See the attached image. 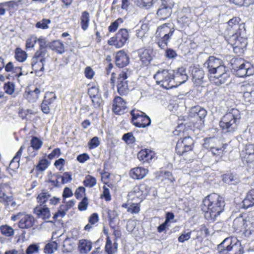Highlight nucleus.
I'll return each instance as SVG.
<instances>
[{"instance_id":"nucleus-2","label":"nucleus","mask_w":254,"mask_h":254,"mask_svg":"<svg viewBox=\"0 0 254 254\" xmlns=\"http://www.w3.org/2000/svg\"><path fill=\"white\" fill-rule=\"evenodd\" d=\"M156 83L165 89L176 87L188 79L186 69L183 67L175 70L171 69H159L154 75Z\"/></svg>"},{"instance_id":"nucleus-35","label":"nucleus","mask_w":254,"mask_h":254,"mask_svg":"<svg viewBox=\"0 0 254 254\" xmlns=\"http://www.w3.org/2000/svg\"><path fill=\"white\" fill-rule=\"evenodd\" d=\"M245 224L244 234L246 236L249 237L254 233V216L252 217L250 220L246 221Z\"/></svg>"},{"instance_id":"nucleus-57","label":"nucleus","mask_w":254,"mask_h":254,"mask_svg":"<svg viewBox=\"0 0 254 254\" xmlns=\"http://www.w3.org/2000/svg\"><path fill=\"white\" fill-rule=\"evenodd\" d=\"M253 2L254 0H233V2L239 6H249Z\"/></svg>"},{"instance_id":"nucleus-15","label":"nucleus","mask_w":254,"mask_h":254,"mask_svg":"<svg viewBox=\"0 0 254 254\" xmlns=\"http://www.w3.org/2000/svg\"><path fill=\"white\" fill-rule=\"evenodd\" d=\"M34 213L38 218L47 220L51 217L50 209L46 205H38L33 210Z\"/></svg>"},{"instance_id":"nucleus-7","label":"nucleus","mask_w":254,"mask_h":254,"mask_svg":"<svg viewBox=\"0 0 254 254\" xmlns=\"http://www.w3.org/2000/svg\"><path fill=\"white\" fill-rule=\"evenodd\" d=\"M220 254H243L244 251L240 242L236 239L226 238L218 246Z\"/></svg>"},{"instance_id":"nucleus-50","label":"nucleus","mask_w":254,"mask_h":254,"mask_svg":"<svg viewBox=\"0 0 254 254\" xmlns=\"http://www.w3.org/2000/svg\"><path fill=\"white\" fill-rule=\"evenodd\" d=\"M39 252V246L37 244L29 245L26 250V254H38Z\"/></svg>"},{"instance_id":"nucleus-19","label":"nucleus","mask_w":254,"mask_h":254,"mask_svg":"<svg viewBox=\"0 0 254 254\" xmlns=\"http://www.w3.org/2000/svg\"><path fill=\"white\" fill-rule=\"evenodd\" d=\"M155 156L154 152L148 149H142L137 154L138 159L143 163L149 162Z\"/></svg>"},{"instance_id":"nucleus-59","label":"nucleus","mask_w":254,"mask_h":254,"mask_svg":"<svg viewBox=\"0 0 254 254\" xmlns=\"http://www.w3.org/2000/svg\"><path fill=\"white\" fill-rule=\"evenodd\" d=\"M140 211V206L138 203H132L127 208V211L131 213H138Z\"/></svg>"},{"instance_id":"nucleus-20","label":"nucleus","mask_w":254,"mask_h":254,"mask_svg":"<svg viewBox=\"0 0 254 254\" xmlns=\"http://www.w3.org/2000/svg\"><path fill=\"white\" fill-rule=\"evenodd\" d=\"M116 65L119 67L126 66L129 63V58L123 51H119L115 57Z\"/></svg>"},{"instance_id":"nucleus-34","label":"nucleus","mask_w":254,"mask_h":254,"mask_svg":"<svg viewBox=\"0 0 254 254\" xmlns=\"http://www.w3.org/2000/svg\"><path fill=\"white\" fill-rule=\"evenodd\" d=\"M49 47L52 50L59 54H63L64 52V45L59 40L52 42L50 43Z\"/></svg>"},{"instance_id":"nucleus-62","label":"nucleus","mask_w":254,"mask_h":254,"mask_svg":"<svg viewBox=\"0 0 254 254\" xmlns=\"http://www.w3.org/2000/svg\"><path fill=\"white\" fill-rule=\"evenodd\" d=\"M85 189L83 187H78L75 190L74 195L76 198L80 199L85 195Z\"/></svg>"},{"instance_id":"nucleus-26","label":"nucleus","mask_w":254,"mask_h":254,"mask_svg":"<svg viewBox=\"0 0 254 254\" xmlns=\"http://www.w3.org/2000/svg\"><path fill=\"white\" fill-rule=\"evenodd\" d=\"M243 157L247 162L254 161V144H249L246 146Z\"/></svg>"},{"instance_id":"nucleus-53","label":"nucleus","mask_w":254,"mask_h":254,"mask_svg":"<svg viewBox=\"0 0 254 254\" xmlns=\"http://www.w3.org/2000/svg\"><path fill=\"white\" fill-rule=\"evenodd\" d=\"M214 139L212 138H207L203 143V147L210 151L214 147Z\"/></svg>"},{"instance_id":"nucleus-14","label":"nucleus","mask_w":254,"mask_h":254,"mask_svg":"<svg viewBox=\"0 0 254 254\" xmlns=\"http://www.w3.org/2000/svg\"><path fill=\"white\" fill-rule=\"evenodd\" d=\"M130 75L128 70H123L120 73L117 81V91L120 95H126L129 92L127 79Z\"/></svg>"},{"instance_id":"nucleus-17","label":"nucleus","mask_w":254,"mask_h":254,"mask_svg":"<svg viewBox=\"0 0 254 254\" xmlns=\"http://www.w3.org/2000/svg\"><path fill=\"white\" fill-rule=\"evenodd\" d=\"M30 144L27 151L30 157H34L36 155L37 151L41 147L43 142L39 138L34 136L30 141Z\"/></svg>"},{"instance_id":"nucleus-48","label":"nucleus","mask_w":254,"mask_h":254,"mask_svg":"<svg viewBox=\"0 0 254 254\" xmlns=\"http://www.w3.org/2000/svg\"><path fill=\"white\" fill-rule=\"evenodd\" d=\"M51 23V20L49 19H43L37 22L36 24V27L37 28L46 29L49 28L48 24Z\"/></svg>"},{"instance_id":"nucleus-6","label":"nucleus","mask_w":254,"mask_h":254,"mask_svg":"<svg viewBox=\"0 0 254 254\" xmlns=\"http://www.w3.org/2000/svg\"><path fill=\"white\" fill-rule=\"evenodd\" d=\"M174 31L173 26L170 23H165L157 28L155 37L157 38V43L161 49H163L167 47Z\"/></svg>"},{"instance_id":"nucleus-51","label":"nucleus","mask_w":254,"mask_h":254,"mask_svg":"<svg viewBox=\"0 0 254 254\" xmlns=\"http://www.w3.org/2000/svg\"><path fill=\"white\" fill-rule=\"evenodd\" d=\"M58 179H61L63 184H66L72 180L71 175L68 172H65L62 176H58Z\"/></svg>"},{"instance_id":"nucleus-24","label":"nucleus","mask_w":254,"mask_h":254,"mask_svg":"<svg viewBox=\"0 0 254 254\" xmlns=\"http://www.w3.org/2000/svg\"><path fill=\"white\" fill-rule=\"evenodd\" d=\"M40 93V90L38 88H36L33 90H31L29 88H26L24 96L29 102H34L39 98Z\"/></svg>"},{"instance_id":"nucleus-21","label":"nucleus","mask_w":254,"mask_h":254,"mask_svg":"<svg viewBox=\"0 0 254 254\" xmlns=\"http://www.w3.org/2000/svg\"><path fill=\"white\" fill-rule=\"evenodd\" d=\"M207 115V111L200 106L192 107L190 111L189 116L191 118H198L200 121L203 120Z\"/></svg>"},{"instance_id":"nucleus-37","label":"nucleus","mask_w":254,"mask_h":254,"mask_svg":"<svg viewBox=\"0 0 254 254\" xmlns=\"http://www.w3.org/2000/svg\"><path fill=\"white\" fill-rule=\"evenodd\" d=\"M27 58V53L19 48H17L15 51V58L20 62H24Z\"/></svg>"},{"instance_id":"nucleus-25","label":"nucleus","mask_w":254,"mask_h":254,"mask_svg":"<svg viewBox=\"0 0 254 254\" xmlns=\"http://www.w3.org/2000/svg\"><path fill=\"white\" fill-rule=\"evenodd\" d=\"M144 188V185L135 186L129 194L133 198L137 197L142 199L146 194V192L143 190Z\"/></svg>"},{"instance_id":"nucleus-55","label":"nucleus","mask_w":254,"mask_h":254,"mask_svg":"<svg viewBox=\"0 0 254 254\" xmlns=\"http://www.w3.org/2000/svg\"><path fill=\"white\" fill-rule=\"evenodd\" d=\"M37 42L39 45V48L38 50H43V51H47V41L45 38L41 37L37 39Z\"/></svg>"},{"instance_id":"nucleus-10","label":"nucleus","mask_w":254,"mask_h":254,"mask_svg":"<svg viewBox=\"0 0 254 254\" xmlns=\"http://www.w3.org/2000/svg\"><path fill=\"white\" fill-rule=\"evenodd\" d=\"M48 57L47 51L38 50L31 60V64L33 69L36 71L39 69L43 71L46 60Z\"/></svg>"},{"instance_id":"nucleus-18","label":"nucleus","mask_w":254,"mask_h":254,"mask_svg":"<svg viewBox=\"0 0 254 254\" xmlns=\"http://www.w3.org/2000/svg\"><path fill=\"white\" fill-rule=\"evenodd\" d=\"M35 221L34 218L31 215L23 213L18 223L20 229H28L33 226Z\"/></svg>"},{"instance_id":"nucleus-49","label":"nucleus","mask_w":254,"mask_h":254,"mask_svg":"<svg viewBox=\"0 0 254 254\" xmlns=\"http://www.w3.org/2000/svg\"><path fill=\"white\" fill-rule=\"evenodd\" d=\"M191 232L190 231H184L178 238V241L180 243H184L190 238Z\"/></svg>"},{"instance_id":"nucleus-36","label":"nucleus","mask_w":254,"mask_h":254,"mask_svg":"<svg viewBox=\"0 0 254 254\" xmlns=\"http://www.w3.org/2000/svg\"><path fill=\"white\" fill-rule=\"evenodd\" d=\"M157 0H134V3L138 6L146 9L150 8Z\"/></svg>"},{"instance_id":"nucleus-4","label":"nucleus","mask_w":254,"mask_h":254,"mask_svg":"<svg viewBox=\"0 0 254 254\" xmlns=\"http://www.w3.org/2000/svg\"><path fill=\"white\" fill-rule=\"evenodd\" d=\"M202 209L206 211V217L215 219L223 211L225 206L224 198L218 194L213 193L208 195L203 201Z\"/></svg>"},{"instance_id":"nucleus-47","label":"nucleus","mask_w":254,"mask_h":254,"mask_svg":"<svg viewBox=\"0 0 254 254\" xmlns=\"http://www.w3.org/2000/svg\"><path fill=\"white\" fill-rule=\"evenodd\" d=\"M123 22V20L122 18H118L115 21L112 22L108 27V30L110 32H114L116 31L120 25Z\"/></svg>"},{"instance_id":"nucleus-64","label":"nucleus","mask_w":254,"mask_h":254,"mask_svg":"<svg viewBox=\"0 0 254 254\" xmlns=\"http://www.w3.org/2000/svg\"><path fill=\"white\" fill-rule=\"evenodd\" d=\"M67 211V210H65V209H64V207H62V205L60 206V209L58 210V211L54 214L53 218L56 219L59 217L62 218L65 216L66 212Z\"/></svg>"},{"instance_id":"nucleus-32","label":"nucleus","mask_w":254,"mask_h":254,"mask_svg":"<svg viewBox=\"0 0 254 254\" xmlns=\"http://www.w3.org/2000/svg\"><path fill=\"white\" fill-rule=\"evenodd\" d=\"M90 21V15L88 12L84 11L82 12L80 17V26L82 29L86 31L88 27Z\"/></svg>"},{"instance_id":"nucleus-16","label":"nucleus","mask_w":254,"mask_h":254,"mask_svg":"<svg viewBox=\"0 0 254 254\" xmlns=\"http://www.w3.org/2000/svg\"><path fill=\"white\" fill-rule=\"evenodd\" d=\"M127 109L126 102L121 97H116L113 101V111L117 114H123Z\"/></svg>"},{"instance_id":"nucleus-61","label":"nucleus","mask_w":254,"mask_h":254,"mask_svg":"<svg viewBox=\"0 0 254 254\" xmlns=\"http://www.w3.org/2000/svg\"><path fill=\"white\" fill-rule=\"evenodd\" d=\"M5 92L9 95L12 94L14 91V85L13 83L8 82L4 85Z\"/></svg>"},{"instance_id":"nucleus-63","label":"nucleus","mask_w":254,"mask_h":254,"mask_svg":"<svg viewBox=\"0 0 254 254\" xmlns=\"http://www.w3.org/2000/svg\"><path fill=\"white\" fill-rule=\"evenodd\" d=\"M88 205V199L87 197L84 196L82 201L78 204V209L80 211L86 210Z\"/></svg>"},{"instance_id":"nucleus-29","label":"nucleus","mask_w":254,"mask_h":254,"mask_svg":"<svg viewBox=\"0 0 254 254\" xmlns=\"http://www.w3.org/2000/svg\"><path fill=\"white\" fill-rule=\"evenodd\" d=\"M92 243L87 240L82 239L79 241L78 250L82 254L89 252L92 248Z\"/></svg>"},{"instance_id":"nucleus-58","label":"nucleus","mask_w":254,"mask_h":254,"mask_svg":"<svg viewBox=\"0 0 254 254\" xmlns=\"http://www.w3.org/2000/svg\"><path fill=\"white\" fill-rule=\"evenodd\" d=\"M103 193L101 195V198H104L106 201H110L111 199L109 189L105 186H103Z\"/></svg>"},{"instance_id":"nucleus-22","label":"nucleus","mask_w":254,"mask_h":254,"mask_svg":"<svg viewBox=\"0 0 254 254\" xmlns=\"http://www.w3.org/2000/svg\"><path fill=\"white\" fill-rule=\"evenodd\" d=\"M138 56L142 63L147 65L152 60V51L148 49H140L137 51Z\"/></svg>"},{"instance_id":"nucleus-5","label":"nucleus","mask_w":254,"mask_h":254,"mask_svg":"<svg viewBox=\"0 0 254 254\" xmlns=\"http://www.w3.org/2000/svg\"><path fill=\"white\" fill-rule=\"evenodd\" d=\"M241 118L240 112L237 109H231L222 118L220 127L224 132L233 133L237 130Z\"/></svg>"},{"instance_id":"nucleus-42","label":"nucleus","mask_w":254,"mask_h":254,"mask_svg":"<svg viewBox=\"0 0 254 254\" xmlns=\"http://www.w3.org/2000/svg\"><path fill=\"white\" fill-rule=\"evenodd\" d=\"M96 179L90 175H87L83 181L84 185L88 188H93L96 184Z\"/></svg>"},{"instance_id":"nucleus-41","label":"nucleus","mask_w":254,"mask_h":254,"mask_svg":"<svg viewBox=\"0 0 254 254\" xmlns=\"http://www.w3.org/2000/svg\"><path fill=\"white\" fill-rule=\"evenodd\" d=\"M58 244L55 241L48 243L45 247L44 252L48 254H53L58 249Z\"/></svg>"},{"instance_id":"nucleus-13","label":"nucleus","mask_w":254,"mask_h":254,"mask_svg":"<svg viewBox=\"0 0 254 254\" xmlns=\"http://www.w3.org/2000/svg\"><path fill=\"white\" fill-rule=\"evenodd\" d=\"M193 145V140L188 136L178 140L176 147V151L179 155H185L191 151Z\"/></svg>"},{"instance_id":"nucleus-38","label":"nucleus","mask_w":254,"mask_h":254,"mask_svg":"<svg viewBox=\"0 0 254 254\" xmlns=\"http://www.w3.org/2000/svg\"><path fill=\"white\" fill-rule=\"evenodd\" d=\"M117 249V244L115 243L114 247H112V241L109 236H107L106 240V244L105 245V251L108 254H114Z\"/></svg>"},{"instance_id":"nucleus-31","label":"nucleus","mask_w":254,"mask_h":254,"mask_svg":"<svg viewBox=\"0 0 254 254\" xmlns=\"http://www.w3.org/2000/svg\"><path fill=\"white\" fill-rule=\"evenodd\" d=\"M172 10L170 7L162 6L158 10L157 15L160 19H165L170 16Z\"/></svg>"},{"instance_id":"nucleus-46","label":"nucleus","mask_w":254,"mask_h":254,"mask_svg":"<svg viewBox=\"0 0 254 254\" xmlns=\"http://www.w3.org/2000/svg\"><path fill=\"white\" fill-rule=\"evenodd\" d=\"M50 162L46 159H42L39 161L38 165L36 166L37 170L40 171H43L46 170L48 167Z\"/></svg>"},{"instance_id":"nucleus-23","label":"nucleus","mask_w":254,"mask_h":254,"mask_svg":"<svg viewBox=\"0 0 254 254\" xmlns=\"http://www.w3.org/2000/svg\"><path fill=\"white\" fill-rule=\"evenodd\" d=\"M148 170L142 167H136L131 169L129 175L134 179H141L147 174Z\"/></svg>"},{"instance_id":"nucleus-30","label":"nucleus","mask_w":254,"mask_h":254,"mask_svg":"<svg viewBox=\"0 0 254 254\" xmlns=\"http://www.w3.org/2000/svg\"><path fill=\"white\" fill-rule=\"evenodd\" d=\"M244 208L247 209L254 205V190H250L243 201Z\"/></svg>"},{"instance_id":"nucleus-33","label":"nucleus","mask_w":254,"mask_h":254,"mask_svg":"<svg viewBox=\"0 0 254 254\" xmlns=\"http://www.w3.org/2000/svg\"><path fill=\"white\" fill-rule=\"evenodd\" d=\"M75 248V244L73 241L69 238L66 239L63 243L62 251L64 253L72 252Z\"/></svg>"},{"instance_id":"nucleus-54","label":"nucleus","mask_w":254,"mask_h":254,"mask_svg":"<svg viewBox=\"0 0 254 254\" xmlns=\"http://www.w3.org/2000/svg\"><path fill=\"white\" fill-rule=\"evenodd\" d=\"M56 99V95L53 92H47L45 96L44 100L49 105L52 103Z\"/></svg>"},{"instance_id":"nucleus-43","label":"nucleus","mask_w":254,"mask_h":254,"mask_svg":"<svg viewBox=\"0 0 254 254\" xmlns=\"http://www.w3.org/2000/svg\"><path fill=\"white\" fill-rule=\"evenodd\" d=\"M1 234L6 237L12 236L14 234L12 228L7 225L2 226L0 228Z\"/></svg>"},{"instance_id":"nucleus-9","label":"nucleus","mask_w":254,"mask_h":254,"mask_svg":"<svg viewBox=\"0 0 254 254\" xmlns=\"http://www.w3.org/2000/svg\"><path fill=\"white\" fill-rule=\"evenodd\" d=\"M130 114L132 116V123L136 127L144 128L151 124L149 117L140 111L132 110Z\"/></svg>"},{"instance_id":"nucleus-8","label":"nucleus","mask_w":254,"mask_h":254,"mask_svg":"<svg viewBox=\"0 0 254 254\" xmlns=\"http://www.w3.org/2000/svg\"><path fill=\"white\" fill-rule=\"evenodd\" d=\"M232 66L238 77H243L254 74V67L252 64L241 58L234 60Z\"/></svg>"},{"instance_id":"nucleus-28","label":"nucleus","mask_w":254,"mask_h":254,"mask_svg":"<svg viewBox=\"0 0 254 254\" xmlns=\"http://www.w3.org/2000/svg\"><path fill=\"white\" fill-rule=\"evenodd\" d=\"M192 81L196 85H200L204 77V71L200 69L195 68L192 71Z\"/></svg>"},{"instance_id":"nucleus-45","label":"nucleus","mask_w":254,"mask_h":254,"mask_svg":"<svg viewBox=\"0 0 254 254\" xmlns=\"http://www.w3.org/2000/svg\"><path fill=\"white\" fill-rule=\"evenodd\" d=\"M122 139L127 144H132L135 141L132 132H128L123 135Z\"/></svg>"},{"instance_id":"nucleus-12","label":"nucleus","mask_w":254,"mask_h":254,"mask_svg":"<svg viewBox=\"0 0 254 254\" xmlns=\"http://www.w3.org/2000/svg\"><path fill=\"white\" fill-rule=\"evenodd\" d=\"M243 91V99L247 104L254 103V80L245 81L240 86Z\"/></svg>"},{"instance_id":"nucleus-11","label":"nucleus","mask_w":254,"mask_h":254,"mask_svg":"<svg viewBox=\"0 0 254 254\" xmlns=\"http://www.w3.org/2000/svg\"><path fill=\"white\" fill-rule=\"evenodd\" d=\"M129 38V35L126 29H121L116 34L110 38L108 44L110 46H114L117 48L123 47Z\"/></svg>"},{"instance_id":"nucleus-40","label":"nucleus","mask_w":254,"mask_h":254,"mask_svg":"<svg viewBox=\"0 0 254 254\" xmlns=\"http://www.w3.org/2000/svg\"><path fill=\"white\" fill-rule=\"evenodd\" d=\"M223 180L225 183L229 185L236 184L239 182L238 179L232 174L224 175Z\"/></svg>"},{"instance_id":"nucleus-1","label":"nucleus","mask_w":254,"mask_h":254,"mask_svg":"<svg viewBox=\"0 0 254 254\" xmlns=\"http://www.w3.org/2000/svg\"><path fill=\"white\" fill-rule=\"evenodd\" d=\"M240 19L233 17L227 22V27L224 31L225 40L233 48L237 54H241L247 47V34L244 23H239Z\"/></svg>"},{"instance_id":"nucleus-52","label":"nucleus","mask_w":254,"mask_h":254,"mask_svg":"<svg viewBox=\"0 0 254 254\" xmlns=\"http://www.w3.org/2000/svg\"><path fill=\"white\" fill-rule=\"evenodd\" d=\"M37 42V38L34 36H31L26 40V47L27 48H33Z\"/></svg>"},{"instance_id":"nucleus-3","label":"nucleus","mask_w":254,"mask_h":254,"mask_svg":"<svg viewBox=\"0 0 254 254\" xmlns=\"http://www.w3.org/2000/svg\"><path fill=\"white\" fill-rule=\"evenodd\" d=\"M204 66L210 74L214 75L211 77L210 80L217 85L225 83L229 78V71L219 59L210 56L204 63Z\"/></svg>"},{"instance_id":"nucleus-27","label":"nucleus","mask_w":254,"mask_h":254,"mask_svg":"<svg viewBox=\"0 0 254 254\" xmlns=\"http://www.w3.org/2000/svg\"><path fill=\"white\" fill-rule=\"evenodd\" d=\"M24 148V147L23 145L21 146L17 152L15 156L13 157L12 160L11 161L9 165V168L12 170H15L19 168V160H20V157L21 156L22 154L23 150Z\"/></svg>"},{"instance_id":"nucleus-39","label":"nucleus","mask_w":254,"mask_h":254,"mask_svg":"<svg viewBox=\"0 0 254 254\" xmlns=\"http://www.w3.org/2000/svg\"><path fill=\"white\" fill-rule=\"evenodd\" d=\"M50 194L48 192H42L37 197V201L39 205H45L44 204L47 201L50 197Z\"/></svg>"},{"instance_id":"nucleus-44","label":"nucleus","mask_w":254,"mask_h":254,"mask_svg":"<svg viewBox=\"0 0 254 254\" xmlns=\"http://www.w3.org/2000/svg\"><path fill=\"white\" fill-rule=\"evenodd\" d=\"M108 217L110 221V225L111 227L114 228V226H113L117 217H118V213L116 210H108Z\"/></svg>"},{"instance_id":"nucleus-60","label":"nucleus","mask_w":254,"mask_h":254,"mask_svg":"<svg viewBox=\"0 0 254 254\" xmlns=\"http://www.w3.org/2000/svg\"><path fill=\"white\" fill-rule=\"evenodd\" d=\"M91 99L92 100L93 106L95 108H98L101 106L102 103V99L100 95L91 98Z\"/></svg>"},{"instance_id":"nucleus-56","label":"nucleus","mask_w":254,"mask_h":254,"mask_svg":"<svg viewBox=\"0 0 254 254\" xmlns=\"http://www.w3.org/2000/svg\"><path fill=\"white\" fill-rule=\"evenodd\" d=\"M100 144V140L98 137H93L88 142V146L90 149L95 148Z\"/></svg>"}]
</instances>
